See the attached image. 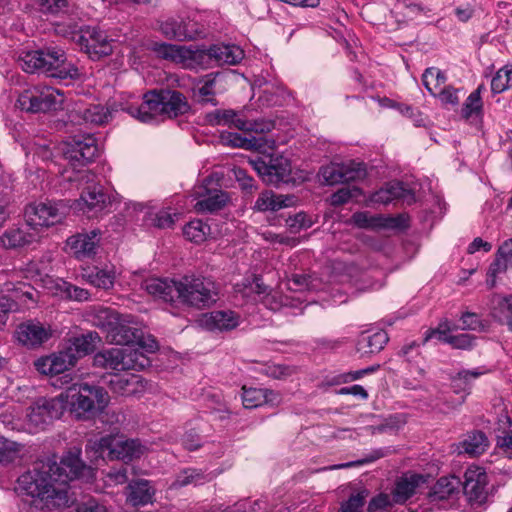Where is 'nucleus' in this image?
<instances>
[{
	"instance_id": "nucleus-1",
	"label": "nucleus",
	"mask_w": 512,
	"mask_h": 512,
	"mask_svg": "<svg viewBox=\"0 0 512 512\" xmlns=\"http://www.w3.org/2000/svg\"><path fill=\"white\" fill-rule=\"evenodd\" d=\"M146 291L165 302L179 299L182 303L197 307H209L217 301L215 283L207 278L184 277L181 281L152 278L145 282Z\"/></svg>"
},
{
	"instance_id": "nucleus-2",
	"label": "nucleus",
	"mask_w": 512,
	"mask_h": 512,
	"mask_svg": "<svg viewBox=\"0 0 512 512\" xmlns=\"http://www.w3.org/2000/svg\"><path fill=\"white\" fill-rule=\"evenodd\" d=\"M54 467L56 461L51 459L35 462L31 470L18 478L19 489L33 498L40 499L47 507L67 506V477L62 473H55Z\"/></svg>"
},
{
	"instance_id": "nucleus-3",
	"label": "nucleus",
	"mask_w": 512,
	"mask_h": 512,
	"mask_svg": "<svg viewBox=\"0 0 512 512\" xmlns=\"http://www.w3.org/2000/svg\"><path fill=\"white\" fill-rule=\"evenodd\" d=\"M128 114L141 122L148 123L158 116L176 118L190 110L187 98L177 90H151L144 94L141 105H129Z\"/></svg>"
},
{
	"instance_id": "nucleus-4",
	"label": "nucleus",
	"mask_w": 512,
	"mask_h": 512,
	"mask_svg": "<svg viewBox=\"0 0 512 512\" xmlns=\"http://www.w3.org/2000/svg\"><path fill=\"white\" fill-rule=\"evenodd\" d=\"M18 64L27 73L40 72L60 80L80 77L78 67L58 47L22 52L18 56Z\"/></svg>"
},
{
	"instance_id": "nucleus-5",
	"label": "nucleus",
	"mask_w": 512,
	"mask_h": 512,
	"mask_svg": "<svg viewBox=\"0 0 512 512\" xmlns=\"http://www.w3.org/2000/svg\"><path fill=\"white\" fill-rule=\"evenodd\" d=\"M59 397H63L64 409L68 405L70 412L78 420L94 418L109 403L108 393L103 387L88 383H75L62 392Z\"/></svg>"
},
{
	"instance_id": "nucleus-6",
	"label": "nucleus",
	"mask_w": 512,
	"mask_h": 512,
	"mask_svg": "<svg viewBox=\"0 0 512 512\" xmlns=\"http://www.w3.org/2000/svg\"><path fill=\"white\" fill-rule=\"evenodd\" d=\"M158 52L165 59L188 66H191L205 56L214 58L220 64L229 65L239 63L244 57V52L240 47L224 44L213 45L206 53L204 50H193L191 47L163 43L160 45Z\"/></svg>"
},
{
	"instance_id": "nucleus-7",
	"label": "nucleus",
	"mask_w": 512,
	"mask_h": 512,
	"mask_svg": "<svg viewBox=\"0 0 512 512\" xmlns=\"http://www.w3.org/2000/svg\"><path fill=\"white\" fill-rule=\"evenodd\" d=\"M147 451V447L138 439H126L119 435H106L99 439H90L86 444V453L91 454L92 461L121 460L128 463L140 458Z\"/></svg>"
},
{
	"instance_id": "nucleus-8",
	"label": "nucleus",
	"mask_w": 512,
	"mask_h": 512,
	"mask_svg": "<svg viewBox=\"0 0 512 512\" xmlns=\"http://www.w3.org/2000/svg\"><path fill=\"white\" fill-rule=\"evenodd\" d=\"M99 319H105L111 342L124 347H132L137 344L147 351L153 352L158 348V344L154 339L148 342L143 340L142 331L124 323L122 317L111 309H103L99 311Z\"/></svg>"
},
{
	"instance_id": "nucleus-9",
	"label": "nucleus",
	"mask_w": 512,
	"mask_h": 512,
	"mask_svg": "<svg viewBox=\"0 0 512 512\" xmlns=\"http://www.w3.org/2000/svg\"><path fill=\"white\" fill-rule=\"evenodd\" d=\"M148 359L138 349L115 347L102 350L93 357V365L105 370H141L148 365Z\"/></svg>"
},
{
	"instance_id": "nucleus-10",
	"label": "nucleus",
	"mask_w": 512,
	"mask_h": 512,
	"mask_svg": "<svg viewBox=\"0 0 512 512\" xmlns=\"http://www.w3.org/2000/svg\"><path fill=\"white\" fill-rule=\"evenodd\" d=\"M64 95L49 86H35L24 90L17 99V107L30 113H47L61 108Z\"/></svg>"
},
{
	"instance_id": "nucleus-11",
	"label": "nucleus",
	"mask_w": 512,
	"mask_h": 512,
	"mask_svg": "<svg viewBox=\"0 0 512 512\" xmlns=\"http://www.w3.org/2000/svg\"><path fill=\"white\" fill-rule=\"evenodd\" d=\"M261 153L262 156L250 159L249 164L258 173L261 179L272 185L287 183L291 177L290 160L279 154Z\"/></svg>"
},
{
	"instance_id": "nucleus-12",
	"label": "nucleus",
	"mask_w": 512,
	"mask_h": 512,
	"mask_svg": "<svg viewBox=\"0 0 512 512\" xmlns=\"http://www.w3.org/2000/svg\"><path fill=\"white\" fill-rule=\"evenodd\" d=\"M81 51L91 60L97 61L113 52L111 40L106 33L97 27H81L73 37Z\"/></svg>"
},
{
	"instance_id": "nucleus-13",
	"label": "nucleus",
	"mask_w": 512,
	"mask_h": 512,
	"mask_svg": "<svg viewBox=\"0 0 512 512\" xmlns=\"http://www.w3.org/2000/svg\"><path fill=\"white\" fill-rule=\"evenodd\" d=\"M67 207L62 203L40 202L32 203L25 209L27 226L45 228L60 223L66 216Z\"/></svg>"
},
{
	"instance_id": "nucleus-14",
	"label": "nucleus",
	"mask_w": 512,
	"mask_h": 512,
	"mask_svg": "<svg viewBox=\"0 0 512 512\" xmlns=\"http://www.w3.org/2000/svg\"><path fill=\"white\" fill-rule=\"evenodd\" d=\"M463 494L472 506L486 503L491 486L489 476L483 467L471 466L464 473L461 481Z\"/></svg>"
},
{
	"instance_id": "nucleus-15",
	"label": "nucleus",
	"mask_w": 512,
	"mask_h": 512,
	"mask_svg": "<svg viewBox=\"0 0 512 512\" xmlns=\"http://www.w3.org/2000/svg\"><path fill=\"white\" fill-rule=\"evenodd\" d=\"M64 412L63 397L40 398L29 408L28 424L35 430H44Z\"/></svg>"
},
{
	"instance_id": "nucleus-16",
	"label": "nucleus",
	"mask_w": 512,
	"mask_h": 512,
	"mask_svg": "<svg viewBox=\"0 0 512 512\" xmlns=\"http://www.w3.org/2000/svg\"><path fill=\"white\" fill-rule=\"evenodd\" d=\"M418 207L421 208V212L424 217L421 220L423 225L422 230L428 233L435 220L440 217L445 210V203L441 197L434 191L432 181L426 178L420 183V192L418 191Z\"/></svg>"
},
{
	"instance_id": "nucleus-17",
	"label": "nucleus",
	"mask_w": 512,
	"mask_h": 512,
	"mask_svg": "<svg viewBox=\"0 0 512 512\" xmlns=\"http://www.w3.org/2000/svg\"><path fill=\"white\" fill-rule=\"evenodd\" d=\"M98 153L96 139L90 135H74L64 143L63 155L69 163L84 166L92 161Z\"/></svg>"
},
{
	"instance_id": "nucleus-18",
	"label": "nucleus",
	"mask_w": 512,
	"mask_h": 512,
	"mask_svg": "<svg viewBox=\"0 0 512 512\" xmlns=\"http://www.w3.org/2000/svg\"><path fill=\"white\" fill-rule=\"evenodd\" d=\"M101 231L98 229L90 232L78 233L69 237L66 245L70 252L78 260L92 258L96 255L100 243Z\"/></svg>"
},
{
	"instance_id": "nucleus-19",
	"label": "nucleus",
	"mask_w": 512,
	"mask_h": 512,
	"mask_svg": "<svg viewBox=\"0 0 512 512\" xmlns=\"http://www.w3.org/2000/svg\"><path fill=\"white\" fill-rule=\"evenodd\" d=\"M221 142L225 145L243 148L246 150H254L259 153H265L267 150H273L275 141L265 136H246L243 137L238 133L225 132L220 136Z\"/></svg>"
},
{
	"instance_id": "nucleus-20",
	"label": "nucleus",
	"mask_w": 512,
	"mask_h": 512,
	"mask_svg": "<svg viewBox=\"0 0 512 512\" xmlns=\"http://www.w3.org/2000/svg\"><path fill=\"white\" fill-rule=\"evenodd\" d=\"M51 336L50 330L39 322L27 321L15 330L17 340L28 348H35L47 341Z\"/></svg>"
},
{
	"instance_id": "nucleus-21",
	"label": "nucleus",
	"mask_w": 512,
	"mask_h": 512,
	"mask_svg": "<svg viewBox=\"0 0 512 512\" xmlns=\"http://www.w3.org/2000/svg\"><path fill=\"white\" fill-rule=\"evenodd\" d=\"M199 322L209 331H229L238 326L239 316L231 310H217L203 314Z\"/></svg>"
},
{
	"instance_id": "nucleus-22",
	"label": "nucleus",
	"mask_w": 512,
	"mask_h": 512,
	"mask_svg": "<svg viewBox=\"0 0 512 512\" xmlns=\"http://www.w3.org/2000/svg\"><path fill=\"white\" fill-rule=\"evenodd\" d=\"M107 204V195L101 187H87L81 193L80 198L76 202V209L93 217L101 212Z\"/></svg>"
},
{
	"instance_id": "nucleus-23",
	"label": "nucleus",
	"mask_w": 512,
	"mask_h": 512,
	"mask_svg": "<svg viewBox=\"0 0 512 512\" xmlns=\"http://www.w3.org/2000/svg\"><path fill=\"white\" fill-rule=\"evenodd\" d=\"M107 383L114 393L123 396L138 394L145 388L142 377L132 373L114 374Z\"/></svg>"
},
{
	"instance_id": "nucleus-24",
	"label": "nucleus",
	"mask_w": 512,
	"mask_h": 512,
	"mask_svg": "<svg viewBox=\"0 0 512 512\" xmlns=\"http://www.w3.org/2000/svg\"><path fill=\"white\" fill-rule=\"evenodd\" d=\"M39 239V231H35L33 227L29 226L7 230L0 238L3 246L10 249L30 245Z\"/></svg>"
},
{
	"instance_id": "nucleus-25",
	"label": "nucleus",
	"mask_w": 512,
	"mask_h": 512,
	"mask_svg": "<svg viewBox=\"0 0 512 512\" xmlns=\"http://www.w3.org/2000/svg\"><path fill=\"white\" fill-rule=\"evenodd\" d=\"M295 201L296 197L293 195H277L273 191L265 190L260 193L254 209L260 212L278 211L294 205Z\"/></svg>"
},
{
	"instance_id": "nucleus-26",
	"label": "nucleus",
	"mask_w": 512,
	"mask_h": 512,
	"mask_svg": "<svg viewBox=\"0 0 512 512\" xmlns=\"http://www.w3.org/2000/svg\"><path fill=\"white\" fill-rule=\"evenodd\" d=\"M89 470L90 468L80 459L78 453L73 452H69L61 460L60 464L56 462V467H54V472L57 474L62 473L63 476H66L67 482L84 476L85 472Z\"/></svg>"
},
{
	"instance_id": "nucleus-27",
	"label": "nucleus",
	"mask_w": 512,
	"mask_h": 512,
	"mask_svg": "<svg viewBox=\"0 0 512 512\" xmlns=\"http://www.w3.org/2000/svg\"><path fill=\"white\" fill-rule=\"evenodd\" d=\"M489 447V440L486 434L481 430H473L468 432L459 442L457 449L459 453H465L470 456H479L483 454Z\"/></svg>"
},
{
	"instance_id": "nucleus-28",
	"label": "nucleus",
	"mask_w": 512,
	"mask_h": 512,
	"mask_svg": "<svg viewBox=\"0 0 512 512\" xmlns=\"http://www.w3.org/2000/svg\"><path fill=\"white\" fill-rule=\"evenodd\" d=\"M413 198L411 190L404 187L401 182H390L375 192L370 200L373 203L388 204L395 199Z\"/></svg>"
},
{
	"instance_id": "nucleus-29",
	"label": "nucleus",
	"mask_w": 512,
	"mask_h": 512,
	"mask_svg": "<svg viewBox=\"0 0 512 512\" xmlns=\"http://www.w3.org/2000/svg\"><path fill=\"white\" fill-rule=\"evenodd\" d=\"M127 501L133 506L146 505L152 502L154 489L147 480L133 481L128 486Z\"/></svg>"
},
{
	"instance_id": "nucleus-30",
	"label": "nucleus",
	"mask_w": 512,
	"mask_h": 512,
	"mask_svg": "<svg viewBox=\"0 0 512 512\" xmlns=\"http://www.w3.org/2000/svg\"><path fill=\"white\" fill-rule=\"evenodd\" d=\"M416 490V473L408 472L399 477L392 490L393 502L396 504L405 503Z\"/></svg>"
},
{
	"instance_id": "nucleus-31",
	"label": "nucleus",
	"mask_w": 512,
	"mask_h": 512,
	"mask_svg": "<svg viewBox=\"0 0 512 512\" xmlns=\"http://www.w3.org/2000/svg\"><path fill=\"white\" fill-rule=\"evenodd\" d=\"M205 120L212 126L222 125L239 130L238 121H243L244 119L240 117L238 112L232 109H216L207 113Z\"/></svg>"
},
{
	"instance_id": "nucleus-32",
	"label": "nucleus",
	"mask_w": 512,
	"mask_h": 512,
	"mask_svg": "<svg viewBox=\"0 0 512 512\" xmlns=\"http://www.w3.org/2000/svg\"><path fill=\"white\" fill-rule=\"evenodd\" d=\"M389 338L385 331L380 330L371 335H362L357 343V350L362 354H373L381 351Z\"/></svg>"
},
{
	"instance_id": "nucleus-33",
	"label": "nucleus",
	"mask_w": 512,
	"mask_h": 512,
	"mask_svg": "<svg viewBox=\"0 0 512 512\" xmlns=\"http://www.w3.org/2000/svg\"><path fill=\"white\" fill-rule=\"evenodd\" d=\"M79 116L86 124L103 125L108 123L111 118V112L108 108L100 105H90L78 111Z\"/></svg>"
},
{
	"instance_id": "nucleus-34",
	"label": "nucleus",
	"mask_w": 512,
	"mask_h": 512,
	"mask_svg": "<svg viewBox=\"0 0 512 512\" xmlns=\"http://www.w3.org/2000/svg\"><path fill=\"white\" fill-rule=\"evenodd\" d=\"M71 341L76 355L81 359L96 349V344L100 341V338L96 332H89L78 337H72Z\"/></svg>"
},
{
	"instance_id": "nucleus-35",
	"label": "nucleus",
	"mask_w": 512,
	"mask_h": 512,
	"mask_svg": "<svg viewBox=\"0 0 512 512\" xmlns=\"http://www.w3.org/2000/svg\"><path fill=\"white\" fill-rule=\"evenodd\" d=\"M84 277L89 283H91L95 287L102 288L105 290L112 288L115 280V274L113 271L99 269L97 267L90 271H87L84 274Z\"/></svg>"
},
{
	"instance_id": "nucleus-36",
	"label": "nucleus",
	"mask_w": 512,
	"mask_h": 512,
	"mask_svg": "<svg viewBox=\"0 0 512 512\" xmlns=\"http://www.w3.org/2000/svg\"><path fill=\"white\" fill-rule=\"evenodd\" d=\"M228 200L227 194L223 191L209 193L204 199L197 201L195 209L198 212H214L223 208Z\"/></svg>"
},
{
	"instance_id": "nucleus-37",
	"label": "nucleus",
	"mask_w": 512,
	"mask_h": 512,
	"mask_svg": "<svg viewBox=\"0 0 512 512\" xmlns=\"http://www.w3.org/2000/svg\"><path fill=\"white\" fill-rule=\"evenodd\" d=\"M42 364L48 366L49 372L60 374L74 366V358L59 351L58 353L44 358Z\"/></svg>"
},
{
	"instance_id": "nucleus-38",
	"label": "nucleus",
	"mask_w": 512,
	"mask_h": 512,
	"mask_svg": "<svg viewBox=\"0 0 512 512\" xmlns=\"http://www.w3.org/2000/svg\"><path fill=\"white\" fill-rule=\"evenodd\" d=\"M210 227L202 220H193L186 224L183 228L184 236L191 242L201 243L206 239Z\"/></svg>"
},
{
	"instance_id": "nucleus-39",
	"label": "nucleus",
	"mask_w": 512,
	"mask_h": 512,
	"mask_svg": "<svg viewBox=\"0 0 512 512\" xmlns=\"http://www.w3.org/2000/svg\"><path fill=\"white\" fill-rule=\"evenodd\" d=\"M341 164L343 183L362 180L367 176V169L363 162L349 161Z\"/></svg>"
},
{
	"instance_id": "nucleus-40",
	"label": "nucleus",
	"mask_w": 512,
	"mask_h": 512,
	"mask_svg": "<svg viewBox=\"0 0 512 512\" xmlns=\"http://www.w3.org/2000/svg\"><path fill=\"white\" fill-rule=\"evenodd\" d=\"M483 89V85H480L476 90H474L466 99L463 108H462V116L466 119L470 118L472 115H480L483 109V102L481 99V90Z\"/></svg>"
},
{
	"instance_id": "nucleus-41",
	"label": "nucleus",
	"mask_w": 512,
	"mask_h": 512,
	"mask_svg": "<svg viewBox=\"0 0 512 512\" xmlns=\"http://www.w3.org/2000/svg\"><path fill=\"white\" fill-rule=\"evenodd\" d=\"M239 130L244 132H254L256 134H260L264 136V134L269 133L275 127V122L269 119H256V120H243L238 121Z\"/></svg>"
},
{
	"instance_id": "nucleus-42",
	"label": "nucleus",
	"mask_w": 512,
	"mask_h": 512,
	"mask_svg": "<svg viewBox=\"0 0 512 512\" xmlns=\"http://www.w3.org/2000/svg\"><path fill=\"white\" fill-rule=\"evenodd\" d=\"M216 75L208 74L205 76L202 85L197 88L199 101L201 103H210L213 106L218 104L215 98Z\"/></svg>"
},
{
	"instance_id": "nucleus-43",
	"label": "nucleus",
	"mask_w": 512,
	"mask_h": 512,
	"mask_svg": "<svg viewBox=\"0 0 512 512\" xmlns=\"http://www.w3.org/2000/svg\"><path fill=\"white\" fill-rule=\"evenodd\" d=\"M496 445L504 451H512V421L508 417L499 423Z\"/></svg>"
},
{
	"instance_id": "nucleus-44",
	"label": "nucleus",
	"mask_w": 512,
	"mask_h": 512,
	"mask_svg": "<svg viewBox=\"0 0 512 512\" xmlns=\"http://www.w3.org/2000/svg\"><path fill=\"white\" fill-rule=\"evenodd\" d=\"M512 67L506 65L499 69L491 80V90L499 94L511 87Z\"/></svg>"
},
{
	"instance_id": "nucleus-45",
	"label": "nucleus",
	"mask_w": 512,
	"mask_h": 512,
	"mask_svg": "<svg viewBox=\"0 0 512 512\" xmlns=\"http://www.w3.org/2000/svg\"><path fill=\"white\" fill-rule=\"evenodd\" d=\"M207 480V476L200 470L194 468H187L181 471L174 483V487H184L190 484L203 483Z\"/></svg>"
},
{
	"instance_id": "nucleus-46",
	"label": "nucleus",
	"mask_w": 512,
	"mask_h": 512,
	"mask_svg": "<svg viewBox=\"0 0 512 512\" xmlns=\"http://www.w3.org/2000/svg\"><path fill=\"white\" fill-rule=\"evenodd\" d=\"M422 82L425 88L435 96L440 89V85L444 84L445 76L436 68H428L422 75Z\"/></svg>"
},
{
	"instance_id": "nucleus-47",
	"label": "nucleus",
	"mask_w": 512,
	"mask_h": 512,
	"mask_svg": "<svg viewBox=\"0 0 512 512\" xmlns=\"http://www.w3.org/2000/svg\"><path fill=\"white\" fill-rule=\"evenodd\" d=\"M492 315L499 322L508 326L512 331V302L507 298H498L497 306L493 308Z\"/></svg>"
},
{
	"instance_id": "nucleus-48",
	"label": "nucleus",
	"mask_w": 512,
	"mask_h": 512,
	"mask_svg": "<svg viewBox=\"0 0 512 512\" xmlns=\"http://www.w3.org/2000/svg\"><path fill=\"white\" fill-rule=\"evenodd\" d=\"M21 445L0 436V464L6 465L13 462L20 452Z\"/></svg>"
},
{
	"instance_id": "nucleus-49",
	"label": "nucleus",
	"mask_w": 512,
	"mask_h": 512,
	"mask_svg": "<svg viewBox=\"0 0 512 512\" xmlns=\"http://www.w3.org/2000/svg\"><path fill=\"white\" fill-rule=\"evenodd\" d=\"M160 31L168 39L185 40V34L182 30V19L168 18L160 23Z\"/></svg>"
},
{
	"instance_id": "nucleus-50",
	"label": "nucleus",
	"mask_w": 512,
	"mask_h": 512,
	"mask_svg": "<svg viewBox=\"0 0 512 512\" xmlns=\"http://www.w3.org/2000/svg\"><path fill=\"white\" fill-rule=\"evenodd\" d=\"M242 401L245 408L252 409L261 406L265 403V392L261 388H242Z\"/></svg>"
},
{
	"instance_id": "nucleus-51",
	"label": "nucleus",
	"mask_w": 512,
	"mask_h": 512,
	"mask_svg": "<svg viewBox=\"0 0 512 512\" xmlns=\"http://www.w3.org/2000/svg\"><path fill=\"white\" fill-rule=\"evenodd\" d=\"M360 195H362V191L357 186L342 187L331 195V204L333 206H340L353 198L359 197Z\"/></svg>"
},
{
	"instance_id": "nucleus-52",
	"label": "nucleus",
	"mask_w": 512,
	"mask_h": 512,
	"mask_svg": "<svg viewBox=\"0 0 512 512\" xmlns=\"http://www.w3.org/2000/svg\"><path fill=\"white\" fill-rule=\"evenodd\" d=\"M476 337L470 334L444 335L441 342L451 345L454 349H470L473 347Z\"/></svg>"
},
{
	"instance_id": "nucleus-53",
	"label": "nucleus",
	"mask_w": 512,
	"mask_h": 512,
	"mask_svg": "<svg viewBox=\"0 0 512 512\" xmlns=\"http://www.w3.org/2000/svg\"><path fill=\"white\" fill-rule=\"evenodd\" d=\"M319 174L323 179V183L326 185L343 183L341 164L331 163L330 165L324 166L320 169Z\"/></svg>"
},
{
	"instance_id": "nucleus-54",
	"label": "nucleus",
	"mask_w": 512,
	"mask_h": 512,
	"mask_svg": "<svg viewBox=\"0 0 512 512\" xmlns=\"http://www.w3.org/2000/svg\"><path fill=\"white\" fill-rule=\"evenodd\" d=\"M461 329L472 331H485L487 324L480 319V316L473 312H465L461 315Z\"/></svg>"
},
{
	"instance_id": "nucleus-55",
	"label": "nucleus",
	"mask_w": 512,
	"mask_h": 512,
	"mask_svg": "<svg viewBox=\"0 0 512 512\" xmlns=\"http://www.w3.org/2000/svg\"><path fill=\"white\" fill-rule=\"evenodd\" d=\"M366 496V491L352 494L347 501L341 504L338 512H362Z\"/></svg>"
},
{
	"instance_id": "nucleus-56",
	"label": "nucleus",
	"mask_w": 512,
	"mask_h": 512,
	"mask_svg": "<svg viewBox=\"0 0 512 512\" xmlns=\"http://www.w3.org/2000/svg\"><path fill=\"white\" fill-rule=\"evenodd\" d=\"M407 226V217L403 214L396 216L378 215V228L401 229Z\"/></svg>"
},
{
	"instance_id": "nucleus-57",
	"label": "nucleus",
	"mask_w": 512,
	"mask_h": 512,
	"mask_svg": "<svg viewBox=\"0 0 512 512\" xmlns=\"http://www.w3.org/2000/svg\"><path fill=\"white\" fill-rule=\"evenodd\" d=\"M286 225L288 226L291 233L296 234L299 233L302 229L311 227L312 221L304 212H299L294 216L289 217L286 220Z\"/></svg>"
},
{
	"instance_id": "nucleus-58",
	"label": "nucleus",
	"mask_w": 512,
	"mask_h": 512,
	"mask_svg": "<svg viewBox=\"0 0 512 512\" xmlns=\"http://www.w3.org/2000/svg\"><path fill=\"white\" fill-rule=\"evenodd\" d=\"M352 223L358 228H378V215L371 216L368 212H356L351 217Z\"/></svg>"
},
{
	"instance_id": "nucleus-59",
	"label": "nucleus",
	"mask_w": 512,
	"mask_h": 512,
	"mask_svg": "<svg viewBox=\"0 0 512 512\" xmlns=\"http://www.w3.org/2000/svg\"><path fill=\"white\" fill-rule=\"evenodd\" d=\"M59 287L64 295L71 300L84 301L89 298V292L86 289L72 285L68 282H63Z\"/></svg>"
},
{
	"instance_id": "nucleus-60",
	"label": "nucleus",
	"mask_w": 512,
	"mask_h": 512,
	"mask_svg": "<svg viewBox=\"0 0 512 512\" xmlns=\"http://www.w3.org/2000/svg\"><path fill=\"white\" fill-rule=\"evenodd\" d=\"M39 10L43 13H58L67 7L68 0H34Z\"/></svg>"
},
{
	"instance_id": "nucleus-61",
	"label": "nucleus",
	"mask_w": 512,
	"mask_h": 512,
	"mask_svg": "<svg viewBox=\"0 0 512 512\" xmlns=\"http://www.w3.org/2000/svg\"><path fill=\"white\" fill-rule=\"evenodd\" d=\"M295 372L293 367H289L282 364H272L268 365L264 369V373L271 378L274 379H285L291 376Z\"/></svg>"
},
{
	"instance_id": "nucleus-62",
	"label": "nucleus",
	"mask_w": 512,
	"mask_h": 512,
	"mask_svg": "<svg viewBox=\"0 0 512 512\" xmlns=\"http://www.w3.org/2000/svg\"><path fill=\"white\" fill-rule=\"evenodd\" d=\"M393 497L385 493H380L377 496L373 497L367 507V512H377L380 510H384L387 507L392 506Z\"/></svg>"
},
{
	"instance_id": "nucleus-63",
	"label": "nucleus",
	"mask_w": 512,
	"mask_h": 512,
	"mask_svg": "<svg viewBox=\"0 0 512 512\" xmlns=\"http://www.w3.org/2000/svg\"><path fill=\"white\" fill-rule=\"evenodd\" d=\"M235 177L242 190L252 193L257 189L255 180L244 169L237 168L235 170Z\"/></svg>"
},
{
	"instance_id": "nucleus-64",
	"label": "nucleus",
	"mask_w": 512,
	"mask_h": 512,
	"mask_svg": "<svg viewBox=\"0 0 512 512\" xmlns=\"http://www.w3.org/2000/svg\"><path fill=\"white\" fill-rule=\"evenodd\" d=\"M176 214L171 213L168 210H160L154 217V226L165 229L173 227L175 223Z\"/></svg>"
}]
</instances>
